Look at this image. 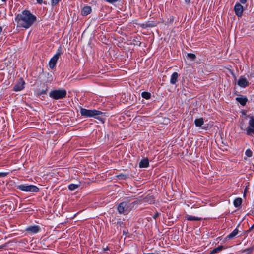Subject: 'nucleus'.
Masks as SVG:
<instances>
[{
    "label": "nucleus",
    "instance_id": "obj_1",
    "mask_svg": "<svg viewBox=\"0 0 254 254\" xmlns=\"http://www.w3.org/2000/svg\"><path fill=\"white\" fill-rule=\"evenodd\" d=\"M36 17L29 11L25 10L21 14H18L15 21L19 27L28 28L36 21Z\"/></svg>",
    "mask_w": 254,
    "mask_h": 254
},
{
    "label": "nucleus",
    "instance_id": "obj_2",
    "mask_svg": "<svg viewBox=\"0 0 254 254\" xmlns=\"http://www.w3.org/2000/svg\"><path fill=\"white\" fill-rule=\"evenodd\" d=\"M80 114L83 116L87 117H93L99 120L102 123L104 122V117L105 116V113H103L100 111L96 110H88L84 108H81Z\"/></svg>",
    "mask_w": 254,
    "mask_h": 254
},
{
    "label": "nucleus",
    "instance_id": "obj_3",
    "mask_svg": "<svg viewBox=\"0 0 254 254\" xmlns=\"http://www.w3.org/2000/svg\"><path fill=\"white\" fill-rule=\"evenodd\" d=\"M133 204L127 201L120 203L118 206V212L120 214H127L132 209Z\"/></svg>",
    "mask_w": 254,
    "mask_h": 254
},
{
    "label": "nucleus",
    "instance_id": "obj_4",
    "mask_svg": "<svg viewBox=\"0 0 254 254\" xmlns=\"http://www.w3.org/2000/svg\"><path fill=\"white\" fill-rule=\"evenodd\" d=\"M66 91L64 89L55 90L50 92L49 96L55 100H58L64 98L66 95Z\"/></svg>",
    "mask_w": 254,
    "mask_h": 254
},
{
    "label": "nucleus",
    "instance_id": "obj_5",
    "mask_svg": "<svg viewBox=\"0 0 254 254\" xmlns=\"http://www.w3.org/2000/svg\"><path fill=\"white\" fill-rule=\"evenodd\" d=\"M17 188L21 190L26 192H36L39 191V188L34 185H20L17 186Z\"/></svg>",
    "mask_w": 254,
    "mask_h": 254
},
{
    "label": "nucleus",
    "instance_id": "obj_6",
    "mask_svg": "<svg viewBox=\"0 0 254 254\" xmlns=\"http://www.w3.org/2000/svg\"><path fill=\"white\" fill-rule=\"evenodd\" d=\"M247 133L249 135L254 133V117H250L249 122V126L247 128Z\"/></svg>",
    "mask_w": 254,
    "mask_h": 254
},
{
    "label": "nucleus",
    "instance_id": "obj_7",
    "mask_svg": "<svg viewBox=\"0 0 254 254\" xmlns=\"http://www.w3.org/2000/svg\"><path fill=\"white\" fill-rule=\"evenodd\" d=\"M60 55V53H57L51 59L49 64L51 69H53L55 67Z\"/></svg>",
    "mask_w": 254,
    "mask_h": 254
},
{
    "label": "nucleus",
    "instance_id": "obj_8",
    "mask_svg": "<svg viewBox=\"0 0 254 254\" xmlns=\"http://www.w3.org/2000/svg\"><path fill=\"white\" fill-rule=\"evenodd\" d=\"M244 8L240 3H237L234 6V11L237 16L241 17L242 15Z\"/></svg>",
    "mask_w": 254,
    "mask_h": 254
},
{
    "label": "nucleus",
    "instance_id": "obj_9",
    "mask_svg": "<svg viewBox=\"0 0 254 254\" xmlns=\"http://www.w3.org/2000/svg\"><path fill=\"white\" fill-rule=\"evenodd\" d=\"M238 84L241 87L245 88L248 86L249 83L245 77L241 76L238 81Z\"/></svg>",
    "mask_w": 254,
    "mask_h": 254
},
{
    "label": "nucleus",
    "instance_id": "obj_10",
    "mask_svg": "<svg viewBox=\"0 0 254 254\" xmlns=\"http://www.w3.org/2000/svg\"><path fill=\"white\" fill-rule=\"evenodd\" d=\"M24 82L21 80L18 82L14 87L13 90L15 91H21L24 88Z\"/></svg>",
    "mask_w": 254,
    "mask_h": 254
},
{
    "label": "nucleus",
    "instance_id": "obj_11",
    "mask_svg": "<svg viewBox=\"0 0 254 254\" xmlns=\"http://www.w3.org/2000/svg\"><path fill=\"white\" fill-rule=\"evenodd\" d=\"M236 100L243 106L245 105L248 101L247 98L243 96L237 97Z\"/></svg>",
    "mask_w": 254,
    "mask_h": 254
},
{
    "label": "nucleus",
    "instance_id": "obj_12",
    "mask_svg": "<svg viewBox=\"0 0 254 254\" xmlns=\"http://www.w3.org/2000/svg\"><path fill=\"white\" fill-rule=\"evenodd\" d=\"M91 12V8L90 6H85L81 11V14L83 16H87Z\"/></svg>",
    "mask_w": 254,
    "mask_h": 254
},
{
    "label": "nucleus",
    "instance_id": "obj_13",
    "mask_svg": "<svg viewBox=\"0 0 254 254\" xmlns=\"http://www.w3.org/2000/svg\"><path fill=\"white\" fill-rule=\"evenodd\" d=\"M179 75L178 73L175 72H174L171 77L170 79V83L172 84H175L177 82V79L178 78Z\"/></svg>",
    "mask_w": 254,
    "mask_h": 254
},
{
    "label": "nucleus",
    "instance_id": "obj_14",
    "mask_svg": "<svg viewBox=\"0 0 254 254\" xmlns=\"http://www.w3.org/2000/svg\"><path fill=\"white\" fill-rule=\"evenodd\" d=\"M149 165V160L147 158L142 159L139 163L140 168H146Z\"/></svg>",
    "mask_w": 254,
    "mask_h": 254
},
{
    "label": "nucleus",
    "instance_id": "obj_15",
    "mask_svg": "<svg viewBox=\"0 0 254 254\" xmlns=\"http://www.w3.org/2000/svg\"><path fill=\"white\" fill-rule=\"evenodd\" d=\"M39 227L37 226H31L26 229L27 231L30 232L32 233H37L39 232Z\"/></svg>",
    "mask_w": 254,
    "mask_h": 254
},
{
    "label": "nucleus",
    "instance_id": "obj_16",
    "mask_svg": "<svg viewBox=\"0 0 254 254\" xmlns=\"http://www.w3.org/2000/svg\"><path fill=\"white\" fill-rule=\"evenodd\" d=\"M185 217L189 221H200L202 220L201 217H195L189 215H187Z\"/></svg>",
    "mask_w": 254,
    "mask_h": 254
},
{
    "label": "nucleus",
    "instance_id": "obj_17",
    "mask_svg": "<svg viewBox=\"0 0 254 254\" xmlns=\"http://www.w3.org/2000/svg\"><path fill=\"white\" fill-rule=\"evenodd\" d=\"M194 123L196 127H201L204 123L203 119L202 118L196 119L194 121Z\"/></svg>",
    "mask_w": 254,
    "mask_h": 254
},
{
    "label": "nucleus",
    "instance_id": "obj_18",
    "mask_svg": "<svg viewBox=\"0 0 254 254\" xmlns=\"http://www.w3.org/2000/svg\"><path fill=\"white\" fill-rule=\"evenodd\" d=\"M238 230L236 228L235 230H233V231L229 235H228L226 238H228L229 239H233L236 235L238 233Z\"/></svg>",
    "mask_w": 254,
    "mask_h": 254
},
{
    "label": "nucleus",
    "instance_id": "obj_19",
    "mask_svg": "<svg viewBox=\"0 0 254 254\" xmlns=\"http://www.w3.org/2000/svg\"><path fill=\"white\" fill-rule=\"evenodd\" d=\"M143 201L144 202H148L151 204L154 202V199L153 196H147L144 198Z\"/></svg>",
    "mask_w": 254,
    "mask_h": 254
},
{
    "label": "nucleus",
    "instance_id": "obj_20",
    "mask_svg": "<svg viewBox=\"0 0 254 254\" xmlns=\"http://www.w3.org/2000/svg\"><path fill=\"white\" fill-rule=\"evenodd\" d=\"M224 249V247L223 246H219L218 247L214 248L210 253V254H214L215 253H217Z\"/></svg>",
    "mask_w": 254,
    "mask_h": 254
},
{
    "label": "nucleus",
    "instance_id": "obj_21",
    "mask_svg": "<svg viewBox=\"0 0 254 254\" xmlns=\"http://www.w3.org/2000/svg\"><path fill=\"white\" fill-rule=\"evenodd\" d=\"M242 202V199L241 198H237L234 201V205L236 207L240 206Z\"/></svg>",
    "mask_w": 254,
    "mask_h": 254
},
{
    "label": "nucleus",
    "instance_id": "obj_22",
    "mask_svg": "<svg viewBox=\"0 0 254 254\" xmlns=\"http://www.w3.org/2000/svg\"><path fill=\"white\" fill-rule=\"evenodd\" d=\"M142 97L146 99H149L151 97V94L147 92H143L141 94Z\"/></svg>",
    "mask_w": 254,
    "mask_h": 254
},
{
    "label": "nucleus",
    "instance_id": "obj_23",
    "mask_svg": "<svg viewBox=\"0 0 254 254\" xmlns=\"http://www.w3.org/2000/svg\"><path fill=\"white\" fill-rule=\"evenodd\" d=\"M79 185L77 184H71L68 186V188L70 190H73L79 187Z\"/></svg>",
    "mask_w": 254,
    "mask_h": 254
},
{
    "label": "nucleus",
    "instance_id": "obj_24",
    "mask_svg": "<svg viewBox=\"0 0 254 254\" xmlns=\"http://www.w3.org/2000/svg\"><path fill=\"white\" fill-rule=\"evenodd\" d=\"M246 155L248 157H251L252 156L253 153L250 149H247L245 152Z\"/></svg>",
    "mask_w": 254,
    "mask_h": 254
},
{
    "label": "nucleus",
    "instance_id": "obj_25",
    "mask_svg": "<svg viewBox=\"0 0 254 254\" xmlns=\"http://www.w3.org/2000/svg\"><path fill=\"white\" fill-rule=\"evenodd\" d=\"M187 56L192 60H194L196 58V56L194 54L192 53L188 54Z\"/></svg>",
    "mask_w": 254,
    "mask_h": 254
},
{
    "label": "nucleus",
    "instance_id": "obj_26",
    "mask_svg": "<svg viewBox=\"0 0 254 254\" xmlns=\"http://www.w3.org/2000/svg\"><path fill=\"white\" fill-rule=\"evenodd\" d=\"M253 250V247H250L248 249H245L243 251V252H246L247 254H250Z\"/></svg>",
    "mask_w": 254,
    "mask_h": 254
},
{
    "label": "nucleus",
    "instance_id": "obj_27",
    "mask_svg": "<svg viewBox=\"0 0 254 254\" xmlns=\"http://www.w3.org/2000/svg\"><path fill=\"white\" fill-rule=\"evenodd\" d=\"M117 177L119 179H121V180H125L126 178V175H123V174L119 175Z\"/></svg>",
    "mask_w": 254,
    "mask_h": 254
},
{
    "label": "nucleus",
    "instance_id": "obj_28",
    "mask_svg": "<svg viewBox=\"0 0 254 254\" xmlns=\"http://www.w3.org/2000/svg\"><path fill=\"white\" fill-rule=\"evenodd\" d=\"M146 26L147 27H154L156 26V23H151L150 22H147L146 24Z\"/></svg>",
    "mask_w": 254,
    "mask_h": 254
},
{
    "label": "nucleus",
    "instance_id": "obj_29",
    "mask_svg": "<svg viewBox=\"0 0 254 254\" xmlns=\"http://www.w3.org/2000/svg\"><path fill=\"white\" fill-rule=\"evenodd\" d=\"M60 0H52V5L55 6L58 3Z\"/></svg>",
    "mask_w": 254,
    "mask_h": 254
},
{
    "label": "nucleus",
    "instance_id": "obj_30",
    "mask_svg": "<svg viewBox=\"0 0 254 254\" xmlns=\"http://www.w3.org/2000/svg\"><path fill=\"white\" fill-rule=\"evenodd\" d=\"M8 173L7 172H0V177H4L7 175Z\"/></svg>",
    "mask_w": 254,
    "mask_h": 254
},
{
    "label": "nucleus",
    "instance_id": "obj_31",
    "mask_svg": "<svg viewBox=\"0 0 254 254\" xmlns=\"http://www.w3.org/2000/svg\"><path fill=\"white\" fill-rule=\"evenodd\" d=\"M119 0H105V1L108 3H114L115 2H116Z\"/></svg>",
    "mask_w": 254,
    "mask_h": 254
},
{
    "label": "nucleus",
    "instance_id": "obj_32",
    "mask_svg": "<svg viewBox=\"0 0 254 254\" xmlns=\"http://www.w3.org/2000/svg\"><path fill=\"white\" fill-rule=\"evenodd\" d=\"M47 90V87L45 88V89H43L42 90H40L39 91V93L40 94H45L46 92V91Z\"/></svg>",
    "mask_w": 254,
    "mask_h": 254
},
{
    "label": "nucleus",
    "instance_id": "obj_33",
    "mask_svg": "<svg viewBox=\"0 0 254 254\" xmlns=\"http://www.w3.org/2000/svg\"><path fill=\"white\" fill-rule=\"evenodd\" d=\"M159 215V213L158 212H157L155 214V215L153 216L154 219H156Z\"/></svg>",
    "mask_w": 254,
    "mask_h": 254
},
{
    "label": "nucleus",
    "instance_id": "obj_34",
    "mask_svg": "<svg viewBox=\"0 0 254 254\" xmlns=\"http://www.w3.org/2000/svg\"><path fill=\"white\" fill-rule=\"evenodd\" d=\"M240 2L242 4H245L247 2V0H240Z\"/></svg>",
    "mask_w": 254,
    "mask_h": 254
},
{
    "label": "nucleus",
    "instance_id": "obj_35",
    "mask_svg": "<svg viewBox=\"0 0 254 254\" xmlns=\"http://www.w3.org/2000/svg\"><path fill=\"white\" fill-rule=\"evenodd\" d=\"M37 3L39 4H41L43 2V0H36Z\"/></svg>",
    "mask_w": 254,
    "mask_h": 254
},
{
    "label": "nucleus",
    "instance_id": "obj_36",
    "mask_svg": "<svg viewBox=\"0 0 254 254\" xmlns=\"http://www.w3.org/2000/svg\"><path fill=\"white\" fill-rule=\"evenodd\" d=\"M254 229V224L251 226V227L249 229V230H251L252 229Z\"/></svg>",
    "mask_w": 254,
    "mask_h": 254
},
{
    "label": "nucleus",
    "instance_id": "obj_37",
    "mask_svg": "<svg viewBox=\"0 0 254 254\" xmlns=\"http://www.w3.org/2000/svg\"><path fill=\"white\" fill-rule=\"evenodd\" d=\"M2 30V28L1 26H0V34L1 33Z\"/></svg>",
    "mask_w": 254,
    "mask_h": 254
},
{
    "label": "nucleus",
    "instance_id": "obj_38",
    "mask_svg": "<svg viewBox=\"0 0 254 254\" xmlns=\"http://www.w3.org/2000/svg\"><path fill=\"white\" fill-rule=\"evenodd\" d=\"M185 2L187 3H189L190 2V0H185Z\"/></svg>",
    "mask_w": 254,
    "mask_h": 254
},
{
    "label": "nucleus",
    "instance_id": "obj_39",
    "mask_svg": "<svg viewBox=\"0 0 254 254\" xmlns=\"http://www.w3.org/2000/svg\"><path fill=\"white\" fill-rule=\"evenodd\" d=\"M144 254H155L154 253H144Z\"/></svg>",
    "mask_w": 254,
    "mask_h": 254
},
{
    "label": "nucleus",
    "instance_id": "obj_40",
    "mask_svg": "<svg viewBox=\"0 0 254 254\" xmlns=\"http://www.w3.org/2000/svg\"><path fill=\"white\" fill-rule=\"evenodd\" d=\"M2 2H5L6 1V0H1Z\"/></svg>",
    "mask_w": 254,
    "mask_h": 254
},
{
    "label": "nucleus",
    "instance_id": "obj_41",
    "mask_svg": "<svg viewBox=\"0 0 254 254\" xmlns=\"http://www.w3.org/2000/svg\"><path fill=\"white\" fill-rule=\"evenodd\" d=\"M246 192V188L244 190V194H245Z\"/></svg>",
    "mask_w": 254,
    "mask_h": 254
}]
</instances>
